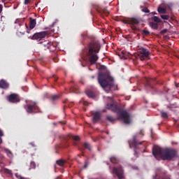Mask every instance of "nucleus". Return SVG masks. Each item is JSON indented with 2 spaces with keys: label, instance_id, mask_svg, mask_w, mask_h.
Listing matches in <instances>:
<instances>
[{
  "label": "nucleus",
  "instance_id": "obj_20",
  "mask_svg": "<svg viewBox=\"0 0 179 179\" xmlns=\"http://www.w3.org/2000/svg\"><path fill=\"white\" fill-rule=\"evenodd\" d=\"M150 26L152 27V29H154V30H157L159 28V25L155 22H150Z\"/></svg>",
  "mask_w": 179,
  "mask_h": 179
},
{
  "label": "nucleus",
  "instance_id": "obj_46",
  "mask_svg": "<svg viewBox=\"0 0 179 179\" xmlns=\"http://www.w3.org/2000/svg\"><path fill=\"white\" fill-rule=\"evenodd\" d=\"M57 179H60V178L59 177H57Z\"/></svg>",
  "mask_w": 179,
  "mask_h": 179
},
{
  "label": "nucleus",
  "instance_id": "obj_6",
  "mask_svg": "<svg viewBox=\"0 0 179 179\" xmlns=\"http://www.w3.org/2000/svg\"><path fill=\"white\" fill-rule=\"evenodd\" d=\"M24 108L29 114L40 111V108L37 106V102H32L31 103L27 104L24 106Z\"/></svg>",
  "mask_w": 179,
  "mask_h": 179
},
{
  "label": "nucleus",
  "instance_id": "obj_18",
  "mask_svg": "<svg viewBox=\"0 0 179 179\" xmlns=\"http://www.w3.org/2000/svg\"><path fill=\"white\" fill-rule=\"evenodd\" d=\"M86 93L87 96H88V97H91V99H94V97H96V94L92 90H87Z\"/></svg>",
  "mask_w": 179,
  "mask_h": 179
},
{
  "label": "nucleus",
  "instance_id": "obj_24",
  "mask_svg": "<svg viewBox=\"0 0 179 179\" xmlns=\"http://www.w3.org/2000/svg\"><path fill=\"white\" fill-rule=\"evenodd\" d=\"M161 117L162 118H169V115L166 112L161 111Z\"/></svg>",
  "mask_w": 179,
  "mask_h": 179
},
{
  "label": "nucleus",
  "instance_id": "obj_27",
  "mask_svg": "<svg viewBox=\"0 0 179 179\" xmlns=\"http://www.w3.org/2000/svg\"><path fill=\"white\" fill-rule=\"evenodd\" d=\"M161 17L164 20H169V19H170V16L167 15H161Z\"/></svg>",
  "mask_w": 179,
  "mask_h": 179
},
{
  "label": "nucleus",
  "instance_id": "obj_23",
  "mask_svg": "<svg viewBox=\"0 0 179 179\" xmlns=\"http://www.w3.org/2000/svg\"><path fill=\"white\" fill-rule=\"evenodd\" d=\"M98 13H104L105 15H108L109 12L107 9L104 8L101 10H97Z\"/></svg>",
  "mask_w": 179,
  "mask_h": 179
},
{
  "label": "nucleus",
  "instance_id": "obj_34",
  "mask_svg": "<svg viewBox=\"0 0 179 179\" xmlns=\"http://www.w3.org/2000/svg\"><path fill=\"white\" fill-rule=\"evenodd\" d=\"M73 139L74 141H79L80 139V137H79V136H73Z\"/></svg>",
  "mask_w": 179,
  "mask_h": 179
},
{
  "label": "nucleus",
  "instance_id": "obj_4",
  "mask_svg": "<svg viewBox=\"0 0 179 179\" xmlns=\"http://www.w3.org/2000/svg\"><path fill=\"white\" fill-rule=\"evenodd\" d=\"M98 82L102 89L109 93L114 87V78L104 73H99L98 76Z\"/></svg>",
  "mask_w": 179,
  "mask_h": 179
},
{
  "label": "nucleus",
  "instance_id": "obj_33",
  "mask_svg": "<svg viewBox=\"0 0 179 179\" xmlns=\"http://www.w3.org/2000/svg\"><path fill=\"white\" fill-rule=\"evenodd\" d=\"M5 173H6L7 174H12V171L5 169H4Z\"/></svg>",
  "mask_w": 179,
  "mask_h": 179
},
{
  "label": "nucleus",
  "instance_id": "obj_5",
  "mask_svg": "<svg viewBox=\"0 0 179 179\" xmlns=\"http://www.w3.org/2000/svg\"><path fill=\"white\" fill-rule=\"evenodd\" d=\"M29 27L27 26V24L24 22H19L18 24L20 26L19 30L20 33L22 34H24V33H27L28 34H30L31 32V30L36 27V25L37 24V22L36 21V19H33L31 17L29 18Z\"/></svg>",
  "mask_w": 179,
  "mask_h": 179
},
{
  "label": "nucleus",
  "instance_id": "obj_9",
  "mask_svg": "<svg viewBox=\"0 0 179 179\" xmlns=\"http://www.w3.org/2000/svg\"><path fill=\"white\" fill-rule=\"evenodd\" d=\"M139 52V57L141 61H145V59H146V58L150 55V52H149V50L144 48H140Z\"/></svg>",
  "mask_w": 179,
  "mask_h": 179
},
{
  "label": "nucleus",
  "instance_id": "obj_26",
  "mask_svg": "<svg viewBox=\"0 0 179 179\" xmlns=\"http://www.w3.org/2000/svg\"><path fill=\"white\" fill-rule=\"evenodd\" d=\"M157 10H158L159 13H166V8L159 7Z\"/></svg>",
  "mask_w": 179,
  "mask_h": 179
},
{
  "label": "nucleus",
  "instance_id": "obj_13",
  "mask_svg": "<svg viewBox=\"0 0 179 179\" xmlns=\"http://www.w3.org/2000/svg\"><path fill=\"white\" fill-rule=\"evenodd\" d=\"M138 137H139V134H136L133 136L132 142L129 141V145L130 148H132V145H133V146H134V148H136V146H138V145H142V142H138V141H137Z\"/></svg>",
  "mask_w": 179,
  "mask_h": 179
},
{
  "label": "nucleus",
  "instance_id": "obj_11",
  "mask_svg": "<svg viewBox=\"0 0 179 179\" xmlns=\"http://www.w3.org/2000/svg\"><path fill=\"white\" fill-rule=\"evenodd\" d=\"M8 101L10 103H19L20 98L17 94H11L7 96Z\"/></svg>",
  "mask_w": 179,
  "mask_h": 179
},
{
  "label": "nucleus",
  "instance_id": "obj_7",
  "mask_svg": "<svg viewBox=\"0 0 179 179\" xmlns=\"http://www.w3.org/2000/svg\"><path fill=\"white\" fill-rule=\"evenodd\" d=\"M112 173L113 174H116L117 178L119 179L125 178V177L124 176V169L121 166H119L117 167H113Z\"/></svg>",
  "mask_w": 179,
  "mask_h": 179
},
{
  "label": "nucleus",
  "instance_id": "obj_21",
  "mask_svg": "<svg viewBox=\"0 0 179 179\" xmlns=\"http://www.w3.org/2000/svg\"><path fill=\"white\" fill-rule=\"evenodd\" d=\"M151 19L152 20H154V22H155L156 23H162V20H160V18H159V17L157 16H153Z\"/></svg>",
  "mask_w": 179,
  "mask_h": 179
},
{
  "label": "nucleus",
  "instance_id": "obj_25",
  "mask_svg": "<svg viewBox=\"0 0 179 179\" xmlns=\"http://www.w3.org/2000/svg\"><path fill=\"white\" fill-rule=\"evenodd\" d=\"M84 148H85V149H88V150H92V146L87 143H84Z\"/></svg>",
  "mask_w": 179,
  "mask_h": 179
},
{
  "label": "nucleus",
  "instance_id": "obj_35",
  "mask_svg": "<svg viewBox=\"0 0 179 179\" xmlns=\"http://www.w3.org/2000/svg\"><path fill=\"white\" fill-rule=\"evenodd\" d=\"M30 3V0H24V5H29Z\"/></svg>",
  "mask_w": 179,
  "mask_h": 179
},
{
  "label": "nucleus",
  "instance_id": "obj_12",
  "mask_svg": "<svg viewBox=\"0 0 179 179\" xmlns=\"http://www.w3.org/2000/svg\"><path fill=\"white\" fill-rule=\"evenodd\" d=\"M122 23H124V24H131L132 26H135L136 24H139V20L133 17L129 20H122Z\"/></svg>",
  "mask_w": 179,
  "mask_h": 179
},
{
  "label": "nucleus",
  "instance_id": "obj_41",
  "mask_svg": "<svg viewBox=\"0 0 179 179\" xmlns=\"http://www.w3.org/2000/svg\"><path fill=\"white\" fill-rule=\"evenodd\" d=\"M73 145H74V146H77V145H78V143L74 142V143H73Z\"/></svg>",
  "mask_w": 179,
  "mask_h": 179
},
{
  "label": "nucleus",
  "instance_id": "obj_15",
  "mask_svg": "<svg viewBox=\"0 0 179 179\" xmlns=\"http://www.w3.org/2000/svg\"><path fill=\"white\" fill-rule=\"evenodd\" d=\"M0 87L1 89H8L9 87V84L6 81L1 80H0Z\"/></svg>",
  "mask_w": 179,
  "mask_h": 179
},
{
  "label": "nucleus",
  "instance_id": "obj_8",
  "mask_svg": "<svg viewBox=\"0 0 179 179\" xmlns=\"http://www.w3.org/2000/svg\"><path fill=\"white\" fill-rule=\"evenodd\" d=\"M45 36H47L46 31L36 33L32 36L31 40H36L37 41H38V43H41V41H44V38H45Z\"/></svg>",
  "mask_w": 179,
  "mask_h": 179
},
{
  "label": "nucleus",
  "instance_id": "obj_43",
  "mask_svg": "<svg viewBox=\"0 0 179 179\" xmlns=\"http://www.w3.org/2000/svg\"><path fill=\"white\" fill-rule=\"evenodd\" d=\"M92 79H94V76H91Z\"/></svg>",
  "mask_w": 179,
  "mask_h": 179
},
{
  "label": "nucleus",
  "instance_id": "obj_32",
  "mask_svg": "<svg viewBox=\"0 0 179 179\" xmlns=\"http://www.w3.org/2000/svg\"><path fill=\"white\" fill-rule=\"evenodd\" d=\"M1 136H3V131L0 129V143H2V138Z\"/></svg>",
  "mask_w": 179,
  "mask_h": 179
},
{
  "label": "nucleus",
  "instance_id": "obj_37",
  "mask_svg": "<svg viewBox=\"0 0 179 179\" xmlns=\"http://www.w3.org/2000/svg\"><path fill=\"white\" fill-rule=\"evenodd\" d=\"M164 33H167V29H164V30L161 31L162 34H164Z\"/></svg>",
  "mask_w": 179,
  "mask_h": 179
},
{
  "label": "nucleus",
  "instance_id": "obj_30",
  "mask_svg": "<svg viewBox=\"0 0 179 179\" xmlns=\"http://www.w3.org/2000/svg\"><path fill=\"white\" fill-rule=\"evenodd\" d=\"M6 153L9 157H13V154L12 153V151L7 150Z\"/></svg>",
  "mask_w": 179,
  "mask_h": 179
},
{
  "label": "nucleus",
  "instance_id": "obj_44",
  "mask_svg": "<svg viewBox=\"0 0 179 179\" xmlns=\"http://www.w3.org/2000/svg\"><path fill=\"white\" fill-rule=\"evenodd\" d=\"M84 167H85V169H86V167H87V165L85 164V165L84 166Z\"/></svg>",
  "mask_w": 179,
  "mask_h": 179
},
{
  "label": "nucleus",
  "instance_id": "obj_45",
  "mask_svg": "<svg viewBox=\"0 0 179 179\" xmlns=\"http://www.w3.org/2000/svg\"><path fill=\"white\" fill-rule=\"evenodd\" d=\"M176 87H178V84H176Z\"/></svg>",
  "mask_w": 179,
  "mask_h": 179
},
{
  "label": "nucleus",
  "instance_id": "obj_36",
  "mask_svg": "<svg viewBox=\"0 0 179 179\" xmlns=\"http://www.w3.org/2000/svg\"><path fill=\"white\" fill-rule=\"evenodd\" d=\"M3 9V6H2V4H0V15L1 13H2Z\"/></svg>",
  "mask_w": 179,
  "mask_h": 179
},
{
  "label": "nucleus",
  "instance_id": "obj_22",
  "mask_svg": "<svg viewBox=\"0 0 179 179\" xmlns=\"http://www.w3.org/2000/svg\"><path fill=\"white\" fill-rule=\"evenodd\" d=\"M36 169V162H31L29 167L28 168V170H34Z\"/></svg>",
  "mask_w": 179,
  "mask_h": 179
},
{
  "label": "nucleus",
  "instance_id": "obj_16",
  "mask_svg": "<svg viewBox=\"0 0 179 179\" xmlns=\"http://www.w3.org/2000/svg\"><path fill=\"white\" fill-rule=\"evenodd\" d=\"M56 164L60 167H64V166H65V164H66V160L60 159L56 161Z\"/></svg>",
  "mask_w": 179,
  "mask_h": 179
},
{
  "label": "nucleus",
  "instance_id": "obj_2",
  "mask_svg": "<svg viewBox=\"0 0 179 179\" xmlns=\"http://www.w3.org/2000/svg\"><path fill=\"white\" fill-rule=\"evenodd\" d=\"M152 155L157 160H173L177 157V150L174 148H165L155 145L152 148Z\"/></svg>",
  "mask_w": 179,
  "mask_h": 179
},
{
  "label": "nucleus",
  "instance_id": "obj_19",
  "mask_svg": "<svg viewBox=\"0 0 179 179\" xmlns=\"http://www.w3.org/2000/svg\"><path fill=\"white\" fill-rule=\"evenodd\" d=\"M152 82H153V80L152 79H147L146 80V83H145V87H150L152 89Z\"/></svg>",
  "mask_w": 179,
  "mask_h": 179
},
{
  "label": "nucleus",
  "instance_id": "obj_1",
  "mask_svg": "<svg viewBox=\"0 0 179 179\" xmlns=\"http://www.w3.org/2000/svg\"><path fill=\"white\" fill-rule=\"evenodd\" d=\"M106 108L110 110L113 113H117L118 117L115 118L113 116L108 115L106 116V120L109 122H115L117 120H122L124 124H131V116L127 110L121 111V105L117 102L112 101L110 103H107Z\"/></svg>",
  "mask_w": 179,
  "mask_h": 179
},
{
  "label": "nucleus",
  "instance_id": "obj_47",
  "mask_svg": "<svg viewBox=\"0 0 179 179\" xmlns=\"http://www.w3.org/2000/svg\"><path fill=\"white\" fill-rule=\"evenodd\" d=\"M55 82H57V79L56 78H55Z\"/></svg>",
  "mask_w": 179,
  "mask_h": 179
},
{
  "label": "nucleus",
  "instance_id": "obj_48",
  "mask_svg": "<svg viewBox=\"0 0 179 179\" xmlns=\"http://www.w3.org/2000/svg\"><path fill=\"white\" fill-rule=\"evenodd\" d=\"M55 62H57V61H56V60H55Z\"/></svg>",
  "mask_w": 179,
  "mask_h": 179
},
{
  "label": "nucleus",
  "instance_id": "obj_38",
  "mask_svg": "<svg viewBox=\"0 0 179 179\" xmlns=\"http://www.w3.org/2000/svg\"><path fill=\"white\" fill-rule=\"evenodd\" d=\"M29 145H30L31 146H32V148L36 147V145L34 144V143H30Z\"/></svg>",
  "mask_w": 179,
  "mask_h": 179
},
{
  "label": "nucleus",
  "instance_id": "obj_40",
  "mask_svg": "<svg viewBox=\"0 0 179 179\" xmlns=\"http://www.w3.org/2000/svg\"><path fill=\"white\" fill-rule=\"evenodd\" d=\"M151 15H157V13H156V12H152V13H151Z\"/></svg>",
  "mask_w": 179,
  "mask_h": 179
},
{
  "label": "nucleus",
  "instance_id": "obj_28",
  "mask_svg": "<svg viewBox=\"0 0 179 179\" xmlns=\"http://www.w3.org/2000/svg\"><path fill=\"white\" fill-rule=\"evenodd\" d=\"M142 34H143V36H149V34H150V31H148V30L143 29V30L142 31Z\"/></svg>",
  "mask_w": 179,
  "mask_h": 179
},
{
  "label": "nucleus",
  "instance_id": "obj_10",
  "mask_svg": "<svg viewBox=\"0 0 179 179\" xmlns=\"http://www.w3.org/2000/svg\"><path fill=\"white\" fill-rule=\"evenodd\" d=\"M39 44H41V47H42L43 50H52V47H54L52 42L45 41L44 39L39 42Z\"/></svg>",
  "mask_w": 179,
  "mask_h": 179
},
{
  "label": "nucleus",
  "instance_id": "obj_29",
  "mask_svg": "<svg viewBox=\"0 0 179 179\" xmlns=\"http://www.w3.org/2000/svg\"><path fill=\"white\" fill-rule=\"evenodd\" d=\"M59 95H52V101H55L57 100H59Z\"/></svg>",
  "mask_w": 179,
  "mask_h": 179
},
{
  "label": "nucleus",
  "instance_id": "obj_17",
  "mask_svg": "<svg viewBox=\"0 0 179 179\" xmlns=\"http://www.w3.org/2000/svg\"><path fill=\"white\" fill-rule=\"evenodd\" d=\"M110 162L113 164H118L120 163V159L117 157L113 156L110 158Z\"/></svg>",
  "mask_w": 179,
  "mask_h": 179
},
{
  "label": "nucleus",
  "instance_id": "obj_3",
  "mask_svg": "<svg viewBox=\"0 0 179 179\" xmlns=\"http://www.w3.org/2000/svg\"><path fill=\"white\" fill-rule=\"evenodd\" d=\"M100 43L97 42H92L87 45L85 49V55L90 65H95L99 61V55L97 54L100 52Z\"/></svg>",
  "mask_w": 179,
  "mask_h": 179
},
{
  "label": "nucleus",
  "instance_id": "obj_39",
  "mask_svg": "<svg viewBox=\"0 0 179 179\" xmlns=\"http://www.w3.org/2000/svg\"><path fill=\"white\" fill-rule=\"evenodd\" d=\"M140 135H142V136H143L145 134H143V131L141 130V131H140Z\"/></svg>",
  "mask_w": 179,
  "mask_h": 179
},
{
  "label": "nucleus",
  "instance_id": "obj_14",
  "mask_svg": "<svg viewBox=\"0 0 179 179\" xmlns=\"http://www.w3.org/2000/svg\"><path fill=\"white\" fill-rule=\"evenodd\" d=\"M92 115H93V122L96 123L100 121V119L101 118V113H100V112H95L92 114Z\"/></svg>",
  "mask_w": 179,
  "mask_h": 179
},
{
  "label": "nucleus",
  "instance_id": "obj_42",
  "mask_svg": "<svg viewBox=\"0 0 179 179\" xmlns=\"http://www.w3.org/2000/svg\"><path fill=\"white\" fill-rule=\"evenodd\" d=\"M133 169H134L135 170H138V167H134Z\"/></svg>",
  "mask_w": 179,
  "mask_h": 179
},
{
  "label": "nucleus",
  "instance_id": "obj_31",
  "mask_svg": "<svg viewBox=\"0 0 179 179\" xmlns=\"http://www.w3.org/2000/svg\"><path fill=\"white\" fill-rule=\"evenodd\" d=\"M142 12H144V13H150V10H149V9H148V8L145 7L144 8H143Z\"/></svg>",
  "mask_w": 179,
  "mask_h": 179
}]
</instances>
